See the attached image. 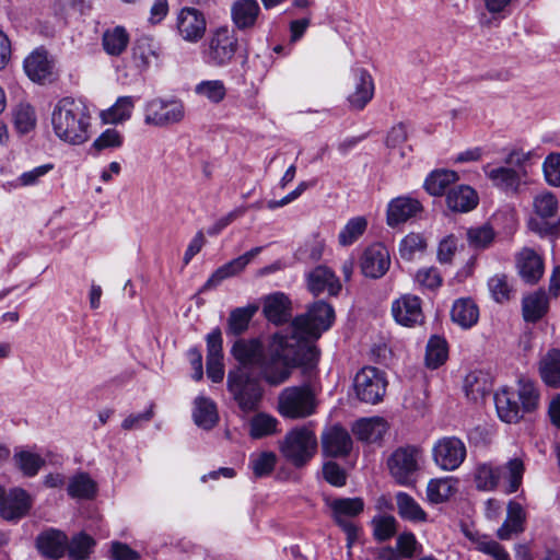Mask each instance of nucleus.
<instances>
[{
	"label": "nucleus",
	"mask_w": 560,
	"mask_h": 560,
	"mask_svg": "<svg viewBox=\"0 0 560 560\" xmlns=\"http://www.w3.org/2000/svg\"><path fill=\"white\" fill-rule=\"evenodd\" d=\"M319 359L315 345L299 340L283 329L275 332L268 340L266 353L258 369V378L271 387L287 383L295 369L303 373L313 371Z\"/></svg>",
	"instance_id": "1"
},
{
	"label": "nucleus",
	"mask_w": 560,
	"mask_h": 560,
	"mask_svg": "<svg viewBox=\"0 0 560 560\" xmlns=\"http://www.w3.org/2000/svg\"><path fill=\"white\" fill-rule=\"evenodd\" d=\"M91 112L80 98L63 97L57 102L51 113L54 133L61 141L79 145L90 138Z\"/></svg>",
	"instance_id": "2"
},
{
	"label": "nucleus",
	"mask_w": 560,
	"mask_h": 560,
	"mask_svg": "<svg viewBox=\"0 0 560 560\" xmlns=\"http://www.w3.org/2000/svg\"><path fill=\"white\" fill-rule=\"evenodd\" d=\"M335 320L332 306L325 301H317L311 305L307 312L293 319L291 325L284 328L289 335L296 336L299 340L315 345L322 334L328 330Z\"/></svg>",
	"instance_id": "3"
},
{
	"label": "nucleus",
	"mask_w": 560,
	"mask_h": 560,
	"mask_svg": "<svg viewBox=\"0 0 560 560\" xmlns=\"http://www.w3.org/2000/svg\"><path fill=\"white\" fill-rule=\"evenodd\" d=\"M530 156L532 152L514 149L504 159V165H486L483 172L497 188L516 192L523 179L527 176L525 164L529 161Z\"/></svg>",
	"instance_id": "4"
},
{
	"label": "nucleus",
	"mask_w": 560,
	"mask_h": 560,
	"mask_svg": "<svg viewBox=\"0 0 560 560\" xmlns=\"http://www.w3.org/2000/svg\"><path fill=\"white\" fill-rule=\"evenodd\" d=\"M318 442L311 424L290 430L280 442L282 456L294 467L305 466L316 454Z\"/></svg>",
	"instance_id": "5"
},
{
	"label": "nucleus",
	"mask_w": 560,
	"mask_h": 560,
	"mask_svg": "<svg viewBox=\"0 0 560 560\" xmlns=\"http://www.w3.org/2000/svg\"><path fill=\"white\" fill-rule=\"evenodd\" d=\"M228 389L244 413L258 409L264 388L258 377H253L244 368H236L228 374Z\"/></svg>",
	"instance_id": "6"
},
{
	"label": "nucleus",
	"mask_w": 560,
	"mask_h": 560,
	"mask_svg": "<svg viewBox=\"0 0 560 560\" xmlns=\"http://www.w3.org/2000/svg\"><path fill=\"white\" fill-rule=\"evenodd\" d=\"M316 409V395L310 385L289 386L278 395L277 410L283 418L305 419L313 416Z\"/></svg>",
	"instance_id": "7"
},
{
	"label": "nucleus",
	"mask_w": 560,
	"mask_h": 560,
	"mask_svg": "<svg viewBox=\"0 0 560 560\" xmlns=\"http://www.w3.org/2000/svg\"><path fill=\"white\" fill-rule=\"evenodd\" d=\"M423 460L419 446L406 445L396 448L387 458V467L395 481L402 486L411 485Z\"/></svg>",
	"instance_id": "8"
},
{
	"label": "nucleus",
	"mask_w": 560,
	"mask_h": 560,
	"mask_svg": "<svg viewBox=\"0 0 560 560\" xmlns=\"http://www.w3.org/2000/svg\"><path fill=\"white\" fill-rule=\"evenodd\" d=\"M238 49V38L233 30L221 26L213 31L203 49V60L212 67L231 63Z\"/></svg>",
	"instance_id": "9"
},
{
	"label": "nucleus",
	"mask_w": 560,
	"mask_h": 560,
	"mask_svg": "<svg viewBox=\"0 0 560 560\" xmlns=\"http://www.w3.org/2000/svg\"><path fill=\"white\" fill-rule=\"evenodd\" d=\"M534 215L528 221L532 231L541 235L556 234L560 230L558 200L550 191L538 194L533 201Z\"/></svg>",
	"instance_id": "10"
},
{
	"label": "nucleus",
	"mask_w": 560,
	"mask_h": 560,
	"mask_svg": "<svg viewBox=\"0 0 560 560\" xmlns=\"http://www.w3.org/2000/svg\"><path fill=\"white\" fill-rule=\"evenodd\" d=\"M332 518L347 535V546L351 548L359 536L358 526L348 518L355 517L364 510V502L361 498L335 499L328 503Z\"/></svg>",
	"instance_id": "11"
},
{
	"label": "nucleus",
	"mask_w": 560,
	"mask_h": 560,
	"mask_svg": "<svg viewBox=\"0 0 560 560\" xmlns=\"http://www.w3.org/2000/svg\"><path fill=\"white\" fill-rule=\"evenodd\" d=\"M185 117L182 102L154 98L144 105V124L164 128L180 122Z\"/></svg>",
	"instance_id": "12"
},
{
	"label": "nucleus",
	"mask_w": 560,
	"mask_h": 560,
	"mask_svg": "<svg viewBox=\"0 0 560 560\" xmlns=\"http://www.w3.org/2000/svg\"><path fill=\"white\" fill-rule=\"evenodd\" d=\"M353 385L361 401L374 405L383 399L387 382L378 369L365 366L357 373Z\"/></svg>",
	"instance_id": "13"
},
{
	"label": "nucleus",
	"mask_w": 560,
	"mask_h": 560,
	"mask_svg": "<svg viewBox=\"0 0 560 560\" xmlns=\"http://www.w3.org/2000/svg\"><path fill=\"white\" fill-rule=\"evenodd\" d=\"M465 443L455 436H445L438 440L432 448L434 463L445 471L457 469L466 458Z\"/></svg>",
	"instance_id": "14"
},
{
	"label": "nucleus",
	"mask_w": 560,
	"mask_h": 560,
	"mask_svg": "<svg viewBox=\"0 0 560 560\" xmlns=\"http://www.w3.org/2000/svg\"><path fill=\"white\" fill-rule=\"evenodd\" d=\"M374 96V81L364 68H352L347 102L352 110H362Z\"/></svg>",
	"instance_id": "15"
},
{
	"label": "nucleus",
	"mask_w": 560,
	"mask_h": 560,
	"mask_svg": "<svg viewBox=\"0 0 560 560\" xmlns=\"http://www.w3.org/2000/svg\"><path fill=\"white\" fill-rule=\"evenodd\" d=\"M322 452L326 457L342 458L352 450V439L349 432L341 425L327 428L320 438Z\"/></svg>",
	"instance_id": "16"
},
{
	"label": "nucleus",
	"mask_w": 560,
	"mask_h": 560,
	"mask_svg": "<svg viewBox=\"0 0 560 560\" xmlns=\"http://www.w3.org/2000/svg\"><path fill=\"white\" fill-rule=\"evenodd\" d=\"M392 315L397 324L405 327L422 324L424 315L421 300L412 294L401 295L392 303Z\"/></svg>",
	"instance_id": "17"
},
{
	"label": "nucleus",
	"mask_w": 560,
	"mask_h": 560,
	"mask_svg": "<svg viewBox=\"0 0 560 560\" xmlns=\"http://www.w3.org/2000/svg\"><path fill=\"white\" fill-rule=\"evenodd\" d=\"M390 266V256L388 249L381 243L369 246L360 259L362 273L372 279L383 277Z\"/></svg>",
	"instance_id": "18"
},
{
	"label": "nucleus",
	"mask_w": 560,
	"mask_h": 560,
	"mask_svg": "<svg viewBox=\"0 0 560 560\" xmlns=\"http://www.w3.org/2000/svg\"><path fill=\"white\" fill-rule=\"evenodd\" d=\"M207 30V21L202 12L195 8H183L177 16V31L180 37L189 43L199 42Z\"/></svg>",
	"instance_id": "19"
},
{
	"label": "nucleus",
	"mask_w": 560,
	"mask_h": 560,
	"mask_svg": "<svg viewBox=\"0 0 560 560\" xmlns=\"http://www.w3.org/2000/svg\"><path fill=\"white\" fill-rule=\"evenodd\" d=\"M261 9L257 0H234L230 7V18L240 32L254 30L259 22Z\"/></svg>",
	"instance_id": "20"
},
{
	"label": "nucleus",
	"mask_w": 560,
	"mask_h": 560,
	"mask_svg": "<svg viewBox=\"0 0 560 560\" xmlns=\"http://www.w3.org/2000/svg\"><path fill=\"white\" fill-rule=\"evenodd\" d=\"M32 508V498L22 488L5 490L1 504L0 515L7 521H16L25 516Z\"/></svg>",
	"instance_id": "21"
},
{
	"label": "nucleus",
	"mask_w": 560,
	"mask_h": 560,
	"mask_svg": "<svg viewBox=\"0 0 560 560\" xmlns=\"http://www.w3.org/2000/svg\"><path fill=\"white\" fill-rule=\"evenodd\" d=\"M231 352L234 359L240 363L238 368H244L248 371V368L256 366L258 370L262 357H265L266 347L256 338L238 339L233 345Z\"/></svg>",
	"instance_id": "22"
},
{
	"label": "nucleus",
	"mask_w": 560,
	"mask_h": 560,
	"mask_svg": "<svg viewBox=\"0 0 560 560\" xmlns=\"http://www.w3.org/2000/svg\"><path fill=\"white\" fill-rule=\"evenodd\" d=\"M262 250V247H254L245 254L232 259L219 267L205 283V289L214 288L223 280L241 273L245 267Z\"/></svg>",
	"instance_id": "23"
},
{
	"label": "nucleus",
	"mask_w": 560,
	"mask_h": 560,
	"mask_svg": "<svg viewBox=\"0 0 560 560\" xmlns=\"http://www.w3.org/2000/svg\"><path fill=\"white\" fill-rule=\"evenodd\" d=\"M54 63L43 48L35 49L24 60V70L27 77L38 83L51 80Z\"/></svg>",
	"instance_id": "24"
},
{
	"label": "nucleus",
	"mask_w": 560,
	"mask_h": 560,
	"mask_svg": "<svg viewBox=\"0 0 560 560\" xmlns=\"http://www.w3.org/2000/svg\"><path fill=\"white\" fill-rule=\"evenodd\" d=\"M422 211L419 200L410 197H397L387 207V224L396 226L417 217Z\"/></svg>",
	"instance_id": "25"
},
{
	"label": "nucleus",
	"mask_w": 560,
	"mask_h": 560,
	"mask_svg": "<svg viewBox=\"0 0 560 560\" xmlns=\"http://www.w3.org/2000/svg\"><path fill=\"white\" fill-rule=\"evenodd\" d=\"M526 512L521 503L510 501L506 506V517L497 530L500 540H510L525 530Z\"/></svg>",
	"instance_id": "26"
},
{
	"label": "nucleus",
	"mask_w": 560,
	"mask_h": 560,
	"mask_svg": "<svg viewBox=\"0 0 560 560\" xmlns=\"http://www.w3.org/2000/svg\"><path fill=\"white\" fill-rule=\"evenodd\" d=\"M307 287L314 295L324 292H327L329 295H337L341 290L339 279L326 266H318L308 273Z\"/></svg>",
	"instance_id": "27"
},
{
	"label": "nucleus",
	"mask_w": 560,
	"mask_h": 560,
	"mask_svg": "<svg viewBox=\"0 0 560 560\" xmlns=\"http://www.w3.org/2000/svg\"><path fill=\"white\" fill-rule=\"evenodd\" d=\"M516 267L521 278L530 284L536 283L544 275L542 259L532 248H523L518 253Z\"/></svg>",
	"instance_id": "28"
},
{
	"label": "nucleus",
	"mask_w": 560,
	"mask_h": 560,
	"mask_svg": "<svg viewBox=\"0 0 560 560\" xmlns=\"http://www.w3.org/2000/svg\"><path fill=\"white\" fill-rule=\"evenodd\" d=\"M499 418L506 423L518 422L526 413L516 399L513 390L502 389L494 395Z\"/></svg>",
	"instance_id": "29"
},
{
	"label": "nucleus",
	"mask_w": 560,
	"mask_h": 560,
	"mask_svg": "<svg viewBox=\"0 0 560 560\" xmlns=\"http://www.w3.org/2000/svg\"><path fill=\"white\" fill-rule=\"evenodd\" d=\"M291 303L281 292L268 295L264 301L262 312L266 318L276 324H282L291 317Z\"/></svg>",
	"instance_id": "30"
},
{
	"label": "nucleus",
	"mask_w": 560,
	"mask_h": 560,
	"mask_svg": "<svg viewBox=\"0 0 560 560\" xmlns=\"http://www.w3.org/2000/svg\"><path fill=\"white\" fill-rule=\"evenodd\" d=\"M446 205L452 211L468 212L478 205V195L470 186L458 185L447 191Z\"/></svg>",
	"instance_id": "31"
},
{
	"label": "nucleus",
	"mask_w": 560,
	"mask_h": 560,
	"mask_svg": "<svg viewBox=\"0 0 560 560\" xmlns=\"http://www.w3.org/2000/svg\"><path fill=\"white\" fill-rule=\"evenodd\" d=\"M387 422L378 417L360 419L352 428L353 434L361 441L374 443L383 439L387 432Z\"/></svg>",
	"instance_id": "32"
},
{
	"label": "nucleus",
	"mask_w": 560,
	"mask_h": 560,
	"mask_svg": "<svg viewBox=\"0 0 560 560\" xmlns=\"http://www.w3.org/2000/svg\"><path fill=\"white\" fill-rule=\"evenodd\" d=\"M67 536L59 530L43 533L37 538L38 550L46 557L59 559L67 548Z\"/></svg>",
	"instance_id": "33"
},
{
	"label": "nucleus",
	"mask_w": 560,
	"mask_h": 560,
	"mask_svg": "<svg viewBox=\"0 0 560 560\" xmlns=\"http://www.w3.org/2000/svg\"><path fill=\"white\" fill-rule=\"evenodd\" d=\"M451 317L460 327L470 328L478 322L479 310L472 300L459 299L453 304Z\"/></svg>",
	"instance_id": "34"
},
{
	"label": "nucleus",
	"mask_w": 560,
	"mask_h": 560,
	"mask_svg": "<svg viewBox=\"0 0 560 560\" xmlns=\"http://www.w3.org/2000/svg\"><path fill=\"white\" fill-rule=\"evenodd\" d=\"M548 311V298L542 290L536 291L522 301L523 317L526 322H538Z\"/></svg>",
	"instance_id": "35"
},
{
	"label": "nucleus",
	"mask_w": 560,
	"mask_h": 560,
	"mask_svg": "<svg viewBox=\"0 0 560 560\" xmlns=\"http://www.w3.org/2000/svg\"><path fill=\"white\" fill-rule=\"evenodd\" d=\"M192 417L195 423L205 430L212 429L219 420L215 404L206 397L195 399Z\"/></svg>",
	"instance_id": "36"
},
{
	"label": "nucleus",
	"mask_w": 560,
	"mask_h": 560,
	"mask_svg": "<svg viewBox=\"0 0 560 560\" xmlns=\"http://www.w3.org/2000/svg\"><path fill=\"white\" fill-rule=\"evenodd\" d=\"M539 374L541 380L552 387L560 385V351L550 349L539 362Z\"/></svg>",
	"instance_id": "37"
},
{
	"label": "nucleus",
	"mask_w": 560,
	"mask_h": 560,
	"mask_svg": "<svg viewBox=\"0 0 560 560\" xmlns=\"http://www.w3.org/2000/svg\"><path fill=\"white\" fill-rule=\"evenodd\" d=\"M457 480L452 477L431 479L427 486V499L433 504L447 501L456 492Z\"/></svg>",
	"instance_id": "38"
},
{
	"label": "nucleus",
	"mask_w": 560,
	"mask_h": 560,
	"mask_svg": "<svg viewBox=\"0 0 560 560\" xmlns=\"http://www.w3.org/2000/svg\"><path fill=\"white\" fill-rule=\"evenodd\" d=\"M135 107L132 96H120L108 109L103 110L101 117L105 124L117 125L128 120Z\"/></svg>",
	"instance_id": "39"
},
{
	"label": "nucleus",
	"mask_w": 560,
	"mask_h": 560,
	"mask_svg": "<svg viewBox=\"0 0 560 560\" xmlns=\"http://www.w3.org/2000/svg\"><path fill=\"white\" fill-rule=\"evenodd\" d=\"M396 504L398 514L404 520L413 523H422L428 518L427 513L419 505V503L406 492H398L396 494Z\"/></svg>",
	"instance_id": "40"
},
{
	"label": "nucleus",
	"mask_w": 560,
	"mask_h": 560,
	"mask_svg": "<svg viewBox=\"0 0 560 560\" xmlns=\"http://www.w3.org/2000/svg\"><path fill=\"white\" fill-rule=\"evenodd\" d=\"M257 310V306L248 305L231 311L228 318L226 334L231 336H240L244 334Z\"/></svg>",
	"instance_id": "41"
},
{
	"label": "nucleus",
	"mask_w": 560,
	"mask_h": 560,
	"mask_svg": "<svg viewBox=\"0 0 560 560\" xmlns=\"http://www.w3.org/2000/svg\"><path fill=\"white\" fill-rule=\"evenodd\" d=\"M466 536L478 551L488 555L493 560H511L505 548L489 536L471 533H467Z\"/></svg>",
	"instance_id": "42"
},
{
	"label": "nucleus",
	"mask_w": 560,
	"mask_h": 560,
	"mask_svg": "<svg viewBox=\"0 0 560 560\" xmlns=\"http://www.w3.org/2000/svg\"><path fill=\"white\" fill-rule=\"evenodd\" d=\"M516 399L526 413L535 411L539 406L540 395L536 384L527 378L517 382Z\"/></svg>",
	"instance_id": "43"
},
{
	"label": "nucleus",
	"mask_w": 560,
	"mask_h": 560,
	"mask_svg": "<svg viewBox=\"0 0 560 560\" xmlns=\"http://www.w3.org/2000/svg\"><path fill=\"white\" fill-rule=\"evenodd\" d=\"M502 477L501 467H494L490 464H478L475 469L474 479L478 490L492 491L494 490Z\"/></svg>",
	"instance_id": "44"
},
{
	"label": "nucleus",
	"mask_w": 560,
	"mask_h": 560,
	"mask_svg": "<svg viewBox=\"0 0 560 560\" xmlns=\"http://www.w3.org/2000/svg\"><path fill=\"white\" fill-rule=\"evenodd\" d=\"M457 179V173L454 171H434L427 177L424 188L432 196H441Z\"/></svg>",
	"instance_id": "45"
},
{
	"label": "nucleus",
	"mask_w": 560,
	"mask_h": 560,
	"mask_svg": "<svg viewBox=\"0 0 560 560\" xmlns=\"http://www.w3.org/2000/svg\"><path fill=\"white\" fill-rule=\"evenodd\" d=\"M492 384L487 374L482 372H471L465 378V392L469 399L477 401L490 394Z\"/></svg>",
	"instance_id": "46"
},
{
	"label": "nucleus",
	"mask_w": 560,
	"mask_h": 560,
	"mask_svg": "<svg viewBox=\"0 0 560 560\" xmlns=\"http://www.w3.org/2000/svg\"><path fill=\"white\" fill-rule=\"evenodd\" d=\"M102 43L108 55L119 56L128 46L129 35L122 26H116L104 32Z\"/></svg>",
	"instance_id": "47"
},
{
	"label": "nucleus",
	"mask_w": 560,
	"mask_h": 560,
	"mask_svg": "<svg viewBox=\"0 0 560 560\" xmlns=\"http://www.w3.org/2000/svg\"><path fill=\"white\" fill-rule=\"evenodd\" d=\"M13 460L15 466L26 477L36 476L40 468L46 464L45 459L40 455L24 450L16 452L13 456Z\"/></svg>",
	"instance_id": "48"
},
{
	"label": "nucleus",
	"mask_w": 560,
	"mask_h": 560,
	"mask_svg": "<svg viewBox=\"0 0 560 560\" xmlns=\"http://www.w3.org/2000/svg\"><path fill=\"white\" fill-rule=\"evenodd\" d=\"M279 421L271 415L259 412L249 421V435L253 439H261L277 432Z\"/></svg>",
	"instance_id": "49"
},
{
	"label": "nucleus",
	"mask_w": 560,
	"mask_h": 560,
	"mask_svg": "<svg viewBox=\"0 0 560 560\" xmlns=\"http://www.w3.org/2000/svg\"><path fill=\"white\" fill-rule=\"evenodd\" d=\"M447 343L445 339L433 336L428 345L425 351V363L430 369H436L442 365L447 359Z\"/></svg>",
	"instance_id": "50"
},
{
	"label": "nucleus",
	"mask_w": 560,
	"mask_h": 560,
	"mask_svg": "<svg viewBox=\"0 0 560 560\" xmlns=\"http://www.w3.org/2000/svg\"><path fill=\"white\" fill-rule=\"evenodd\" d=\"M68 493L72 498L92 499L96 493V483L88 474H79L70 480Z\"/></svg>",
	"instance_id": "51"
},
{
	"label": "nucleus",
	"mask_w": 560,
	"mask_h": 560,
	"mask_svg": "<svg viewBox=\"0 0 560 560\" xmlns=\"http://www.w3.org/2000/svg\"><path fill=\"white\" fill-rule=\"evenodd\" d=\"M195 93L209 102L218 104L226 96V88L221 80H205L195 86Z\"/></svg>",
	"instance_id": "52"
},
{
	"label": "nucleus",
	"mask_w": 560,
	"mask_h": 560,
	"mask_svg": "<svg viewBox=\"0 0 560 560\" xmlns=\"http://www.w3.org/2000/svg\"><path fill=\"white\" fill-rule=\"evenodd\" d=\"M427 248V240L420 233H409L399 244L400 257L405 260H412L417 254H421Z\"/></svg>",
	"instance_id": "53"
},
{
	"label": "nucleus",
	"mask_w": 560,
	"mask_h": 560,
	"mask_svg": "<svg viewBox=\"0 0 560 560\" xmlns=\"http://www.w3.org/2000/svg\"><path fill=\"white\" fill-rule=\"evenodd\" d=\"M470 247L475 249H485L494 241L495 233L489 224L470 228L466 233Z\"/></svg>",
	"instance_id": "54"
},
{
	"label": "nucleus",
	"mask_w": 560,
	"mask_h": 560,
	"mask_svg": "<svg viewBox=\"0 0 560 560\" xmlns=\"http://www.w3.org/2000/svg\"><path fill=\"white\" fill-rule=\"evenodd\" d=\"M501 469L502 474L504 472V477L508 479V485L504 488V492L508 494L516 492L522 485L524 475L523 462L518 458H513L509 460L506 465Z\"/></svg>",
	"instance_id": "55"
},
{
	"label": "nucleus",
	"mask_w": 560,
	"mask_h": 560,
	"mask_svg": "<svg viewBox=\"0 0 560 560\" xmlns=\"http://www.w3.org/2000/svg\"><path fill=\"white\" fill-rule=\"evenodd\" d=\"M488 288L492 298L498 303L509 301L513 295L512 285L509 283L508 276L504 273H497L488 281Z\"/></svg>",
	"instance_id": "56"
},
{
	"label": "nucleus",
	"mask_w": 560,
	"mask_h": 560,
	"mask_svg": "<svg viewBox=\"0 0 560 560\" xmlns=\"http://www.w3.org/2000/svg\"><path fill=\"white\" fill-rule=\"evenodd\" d=\"M366 225L368 222L363 217H357L349 220L339 233V243L342 246L351 245L364 233Z\"/></svg>",
	"instance_id": "57"
},
{
	"label": "nucleus",
	"mask_w": 560,
	"mask_h": 560,
	"mask_svg": "<svg viewBox=\"0 0 560 560\" xmlns=\"http://www.w3.org/2000/svg\"><path fill=\"white\" fill-rule=\"evenodd\" d=\"M93 545L94 540L90 536L79 534L67 544L69 557L73 560H84L91 552Z\"/></svg>",
	"instance_id": "58"
},
{
	"label": "nucleus",
	"mask_w": 560,
	"mask_h": 560,
	"mask_svg": "<svg viewBox=\"0 0 560 560\" xmlns=\"http://www.w3.org/2000/svg\"><path fill=\"white\" fill-rule=\"evenodd\" d=\"M277 463V456L272 452H262L253 455L250 458V467L256 477H264L269 475Z\"/></svg>",
	"instance_id": "59"
},
{
	"label": "nucleus",
	"mask_w": 560,
	"mask_h": 560,
	"mask_svg": "<svg viewBox=\"0 0 560 560\" xmlns=\"http://www.w3.org/2000/svg\"><path fill=\"white\" fill-rule=\"evenodd\" d=\"M35 114L30 105L21 104L14 112V125L21 133H26L34 128Z\"/></svg>",
	"instance_id": "60"
},
{
	"label": "nucleus",
	"mask_w": 560,
	"mask_h": 560,
	"mask_svg": "<svg viewBox=\"0 0 560 560\" xmlns=\"http://www.w3.org/2000/svg\"><path fill=\"white\" fill-rule=\"evenodd\" d=\"M124 143L122 135L114 128L103 131L93 142V148L97 151L106 149H117Z\"/></svg>",
	"instance_id": "61"
},
{
	"label": "nucleus",
	"mask_w": 560,
	"mask_h": 560,
	"mask_svg": "<svg viewBox=\"0 0 560 560\" xmlns=\"http://www.w3.org/2000/svg\"><path fill=\"white\" fill-rule=\"evenodd\" d=\"M544 175L551 186H560V153H550L542 164Z\"/></svg>",
	"instance_id": "62"
},
{
	"label": "nucleus",
	"mask_w": 560,
	"mask_h": 560,
	"mask_svg": "<svg viewBox=\"0 0 560 560\" xmlns=\"http://www.w3.org/2000/svg\"><path fill=\"white\" fill-rule=\"evenodd\" d=\"M152 58H156L155 51L148 39L139 40L133 48V60L139 68H147Z\"/></svg>",
	"instance_id": "63"
},
{
	"label": "nucleus",
	"mask_w": 560,
	"mask_h": 560,
	"mask_svg": "<svg viewBox=\"0 0 560 560\" xmlns=\"http://www.w3.org/2000/svg\"><path fill=\"white\" fill-rule=\"evenodd\" d=\"M416 282L422 288L434 290L442 284V277L434 267L422 268L416 275Z\"/></svg>",
	"instance_id": "64"
}]
</instances>
